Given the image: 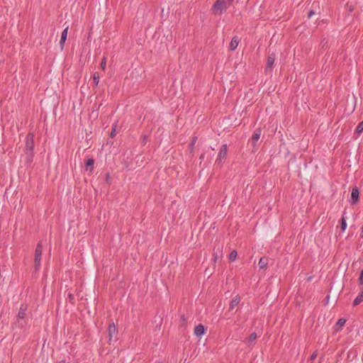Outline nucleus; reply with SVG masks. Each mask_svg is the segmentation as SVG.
Returning <instances> with one entry per match:
<instances>
[{
  "label": "nucleus",
  "mask_w": 363,
  "mask_h": 363,
  "mask_svg": "<svg viewBox=\"0 0 363 363\" xmlns=\"http://www.w3.org/2000/svg\"><path fill=\"white\" fill-rule=\"evenodd\" d=\"M234 0H216L212 6V12L215 15H221L231 6Z\"/></svg>",
  "instance_id": "f257e3e1"
},
{
  "label": "nucleus",
  "mask_w": 363,
  "mask_h": 363,
  "mask_svg": "<svg viewBox=\"0 0 363 363\" xmlns=\"http://www.w3.org/2000/svg\"><path fill=\"white\" fill-rule=\"evenodd\" d=\"M203 158V155H201V157H199V160H201Z\"/></svg>",
  "instance_id": "7c9ffc66"
},
{
  "label": "nucleus",
  "mask_w": 363,
  "mask_h": 363,
  "mask_svg": "<svg viewBox=\"0 0 363 363\" xmlns=\"http://www.w3.org/2000/svg\"><path fill=\"white\" fill-rule=\"evenodd\" d=\"M34 149V135L32 133H28L26 139L25 152L27 159H30L33 157Z\"/></svg>",
  "instance_id": "f03ea898"
},
{
  "label": "nucleus",
  "mask_w": 363,
  "mask_h": 363,
  "mask_svg": "<svg viewBox=\"0 0 363 363\" xmlns=\"http://www.w3.org/2000/svg\"><path fill=\"white\" fill-rule=\"evenodd\" d=\"M276 57L274 53H272L268 56L267 65H266V69H272V67L274 65V61H275Z\"/></svg>",
  "instance_id": "0eeeda50"
},
{
  "label": "nucleus",
  "mask_w": 363,
  "mask_h": 363,
  "mask_svg": "<svg viewBox=\"0 0 363 363\" xmlns=\"http://www.w3.org/2000/svg\"><path fill=\"white\" fill-rule=\"evenodd\" d=\"M94 164V160H86V170L91 172L93 169Z\"/></svg>",
  "instance_id": "f3484780"
},
{
  "label": "nucleus",
  "mask_w": 363,
  "mask_h": 363,
  "mask_svg": "<svg viewBox=\"0 0 363 363\" xmlns=\"http://www.w3.org/2000/svg\"><path fill=\"white\" fill-rule=\"evenodd\" d=\"M240 301V297L239 296H235L231 301L230 303V309L233 310L235 306H237Z\"/></svg>",
  "instance_id": "ddd939ff"
},
{
  "label": "nucleus",
  "mask_w": 363,
  "mask_h": 363,
  "mask_svg": "<svg viewBox=\"0 0 363 363\" xmlns=\"http://www.w3.org/2000/svg\"><path fill=\"white\" fill-rule=\"evenodd\" d=\"M346 220H347V217L345 216V211H344L342 213V218H341L340 228H341L342 232H344L347 228V225Z\"/></svg>",
  "instance_id": "4468645a"
},
{
  "label": "nucleus",
  "mask_w": 363,
  "mask_h": 363,
  "mask_svg": "<svg viewBox=\"0 0 363 363\" xmlns=\"http://www.w3.org/2000/svg\"><path fill=\"white\" fill-rule=\"evenodd\" d=\"M359 282L360 284H363V269L361 271L360 276L359 277Z\"/></svg>",
  "instance_id": "393cba45"
},
{
  "label": "nucleus",
  "mask_w": 363,
  "mask_h": 363,
  "mask_svg": "<svg viewBox=\"0 0 363 363\" xmlns=\"http://www.w3.org/2000/svg\"><path fill=\"white\" fill-rule=\"evenodd\" d=\"M363 131V121L360 122L355 129V132L358 134Z\"/></svg>",
  "instance_id": "412c9836"
},
{
  "label": "nucleus",
  "mask_w": 363,
  "mask_h": 363,
  "mask_svg": "<svg viewBox=\"0 0 363 363\" xmlns=\"http://www.w3.org/2000/svg\"><path fill=\"white\" fill-rule=\"evenodd\" d=\"M217 257H218V256H217V255H215V257H214L215 259H217Z\"/></svg>",
  "instance_id": "2f4dec72"
},
{
  "label": "nucleus",
  "mask_w": 363,
  "mask_h": 363,
  "mask_svg": "<svg viewBox=\"0 0 363 363\" xmlns=\"http://www.w3.org/2000/svg\"><path fill=\"white\" fill-rule=\"evenodd\" d=\"M60 363H65V362H61Z\"/></svg>",
  "instance_id": "473e14b6"
},
{
  "label": "nucleus",
  "mask_w": 363,
  "mask_h": 363,
  "mask_svg": "<svg viewBox=\"0 0 363 363\" xmlns=\"http://www.w3.org/2000/svg\"><path fill=\"white\" fill-rule=\"evenodd\" d=\"M257 333H252L250 335V337H249V338H248V343H249L250 345L252 344V343L255 341V340L257 339Z\"/></svg>",
  "instance_id": "6ab92c4d"
},
{
  "label": "nucleus",
  "mask_w": 363,
  "mask_h": 363,
  "mask_svg": "<svg viewBox=\"0 0 363 363\" xmlns=\"http://www.w3.org/2000/svg\"><path fill=\"white\" fill-rule=\"evenodd\" d=\"M68 297H69L70 301H72L74 300V295L72 294H68Z\"/></svg>",
  "instance_id": "cd10ccee"
},
{
  "label": "nucleus",
  "mask_w": 363,
  "mask_h": 363,
  "mask_svg": "<svg viewBox=\"0 0 363 363\" xmlns=\"http://www.w3.org/2000/svg\"><path fill=\"white\" fill-rule=\"evenodd\" d=\"M268 264V259L267 257H261L259 261V263H258V265L260 269H264V267H267V265Z\"/></svg>",
  "instance_id": "dca6fc26"
},
{
  "label": "nucleus",
  "mask_w": 363,
  "mask_h": 363,
  "mask_svg": "<svg viewBox=\"0 0 363 363\" xmlns=\"http://www.w3.org/2000/svg\"><path fill=\"white\" fill-rule=\"evenodd\" d=\"M117 333H118V330H117L115 324L113 323L110 324L108 326V342L110 343L113 340H116Z\"/></svg>",
  "instance_id": "39448f33"
},
{
  "label": "nucleus",
  "mask_w": 363,
  "mask_h": 363,
  "mask_svg": "<svg viewBox=\"0 0 363 363\" xmlns=\"http://www.w3.org/2000/svg\"><path fill=\"white\" fill-rule=\"evenodd\" d=\"M196 140H197V138L196 137H194L193 139H192L191 143L189 145L190 147H192L195 145Z\"/></svg>",
  "instance_id": "bb28decb"
},
{
  "label": "nucleus",
  "mask_w": 363,
  "mask_h": 363,
  "mask_svg": "<svg viewBox=\"0 0 363 363\" xmlns=\"http://www.w3.org/2000/svg\"><path fill=\"white\" fill-rule=\"evenodd\" d=\"M116 129H117V123H114L112 125V130H111V138H113V137L116 136Z\"/></svg>",
  "instance_id": "4be33fe9"
},
{
  "label": "nucleus",
  "mask_w": 363,
  "mask_h": 363,
  "mask_svg": "<svg viewBox=\"0 0 363 363\" xmlns=\"http://www.w3.org/2000/svg\"><path fill=\"white\" fill-rule=\"evenodd\" d=\"M93 79H94V82L95 84L98 85L99 83V76L96 73H95L94 74Z\"/></svg>",
  "instance_id": "5701e85b"
},
{
  "label": "nucleus",
  "mask_w": 363,
  "mask_h": 363,
  "mask_svg": "<svg viewBox=\"0 0 363 363\" xmlns=\"http://www.w3.org/2000/svg\"><path fill=\"white\" fill-rule=\"evenodd\" d=\"M239 38L237 36H234L230 41L229 46L230 49L231 50H235L239 44Z\"/></svg>",
  "instance_id": "f8f14e48"
},
{
  "label": "nucleus",
  "mask_w": 363,
  "mask_h": 363,
  "mask_svg": "<svg viewBox=\"0 0 363 363\" xmlns=\"http://www.w3.org/2000/svg\"><path fill=\"white\" fill-rule=\"evenodd\" d=\"M42 252H43V245H42V242H40L38 243L35 250L34 266H35V269L36 271H38L40 267Z\"/></svg>",
  "instance_id": "7ed1b4c3"
},
{
  "label": "nucleus",
  "mask_w": 363,
  "mask_h": 363,
  "mask_svg": "<svg viewBox=\"0 0 363 363\" xmlns=\"http://www.w3.org/2000/svg\"><path fill=\"white\" fill-rule=\"evenodd\" d=\"M227 151H228L227 145L226 144L222 145L220 147L217 159H223V157H225L226 156Z\"/></svg>",
  "instance_id": "1a4fd4ad"
},
{
  "label": "nucleus",
  "mask_w": 363,
  "mask_h": 363,
  "mask_svg": "<svg viewBox=\"0 0 363 363\" xmlns=\"http://www.w3.org/2000/svg\"><path fill=\"white\" fill-rule=\"evenodd\" d=\"M359 191L357 186L352 188L351 193L350 203L352 205H355L359 201Z\"/></svg>",
  "instance_id": "423d86ee"
},
{
  "label": "nucleus",
  "mask_w": 363,
  "mask_h": 363,
  "mask_svg": "<svg viewBox=\"0 0 363 363\" xmlns=\"http://www.w3.org/2000/svg\"><path fill=\"white\" fill-rule=\"evenodd\" d=\"M68 29H69V26H67L62 32L61 33V38H60V45L61 46V48L63 49L64 48V45H65V41L67 40V33H68Z\"/></svg>",
  "instance_id": "6e6552de"
},
{
  "label": "nucleus",
  "mask_w": 363,
  "mask_h": 363,
  "mask_svg": "<svg viewBox=\"0 0 363 363\" xmlns=\"http://www.w3.org/2000/svg\"><path fill=\"white\" fill-rule=\"evenodd\" d=\"M205 328L202 324H199L195 327L194 334L195 335L200 337L204 334Z\"/></svg>",
  "instance_id": "9d476101"
},
{
  "label": "nucleus",
  "mask_w": 363,
  "mask_h": 363,
  "mask_svg": "<svg viewBox=\"0 0 363 363\" xmlns=\"http://www.w3.org/2000/svg\"><path fill=\"white\" fill-rule=\"evenodd\" d=\"M346 320L345 318H340L336 323V327H337L336 330H338L340 328L344 326Z\"/></svg>",
  "instance_id": "a211bd4d"
},
{
  "label": "nucleus",
  "mask_w": 363,
  "mask_h": 363,
  "mask_svg": "<svg viewBox=\"0 0 363 363\" xmlns=\"http://www.w3.org/2000/svg\"><path fill=\"white\" fill-rule=\"evenodd\" d=\"M27 306L26 305H21L20 310L18 313V319H23L26 315Z\"/></svg>",
  "instance_id": "9b49d317"
},
{
  "label": "nucleus",
  "mask_w": 363,
  "mask_h": 363,
  "mask_svg": "<svg viewBox=\"0 0 363 363\" xmlns=\"http://www.w3.org/2000/svg\"><path fill=\"white\" fill-rule=\"evenodd\" d=\"M182 320L183 321H185V320H186V318H184V315H183V316H182Z\"/></svg>",
  "instance_id": "c756f323"
},
{
  "label": "nucleus",
  "mask_w": 363,
  "mask_h": 363,
  "mask_svg": "<svg viewBox=\"0 0 363 363\" xmlns=\"http://www.w3.org/2000/svg\"><path fill=\"white\" fill-rule=\"evenodd\" d=\"M261 134H262V130L260 128H257L252 135L251 136L250 139L249 140V143H250L252 146V147L255 149V147L257 146V143L258 142V140H259L260 138V136H261Z\"/></svg>",
  "instance_id": "20e7f679"
},
{
  "label": "nucleus",
  "mask_w": 363,
  "mask_h": 363,
  "mask_svg": "<svg viewBox=\"0 0 363 363\" xmlns=\"http://www.w3.org/2000/svg\"><path fill=\"white\" fill-rule=\"evenodd\" d=\"M314 12L313 11H311L309 13H308V17L311 18L313 15H314Z\"/></svg>",
  "instance_id": "c85d7f7f"
},
{
  "label": "nucleus",
  "mask_w": 363,
  "mask_h": 363,
  "mask_svg": "<svg viewBox=\"0 0 363 363\" xmlns=\"http://www.w3.org/2000/svg\"><path fill=\"white\" fill-rule=\"evenodd\" d=\"M317 356H318V352L317 351L313 352V353L311 356V359L314 360L317 357Z\"/></svg>",
  "instance_id": "a878e982"
},
{
  "label": "nucleus",
  "mask_w": 363,
  "mask_h": 363,
  "mask_svg": "<svg viewBox=\"0 0 363 363\" xmlns=\"http://www.w3.org/2000/svg\"><path fill=\"white\" fill-rule=\"evenodd\" d=\"M363 301V291L358 294L353 301V306H357Z\"/></svg>",
  "instance_id": "2eb2a0df"
},
{
  "label": "nucleus",
  "mask_w": 363,
  "mask_h": 363,
  "mask_svg": "<svg viewBox=\"0 0 363 363\" xmlns=\"http://www.w3.org/2000/svg\"><path fill=\"white\" fill-rule=\"evenodd\" d=\"M238 256V252L236 250H233L230 255H229V259L231 262H233L235 260L236 257Z\"/></svg>",
  "instance_id": "aec40b11"
},
{
  "label": "nucleus",
  "mask_w": 363,
  "mask_h": 363,
  "mask_svg": "<svg viewBox=\"0 0 363 363\" xmlns=\"http://www.w3.org/2000/svg\"><path fill=\"white\" fill-rule=\"evenodd\" d=\"M101 67L103 70L106 69V60L105 57L103 58L101 62Z\"/></svg>",
  "instance_id": "b1692460"
}]
</instances>
